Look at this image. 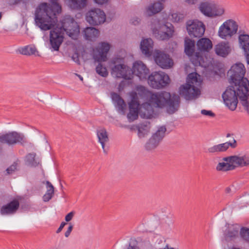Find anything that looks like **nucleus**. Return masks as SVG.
Returning <instances> with one entry per match:
<instances>
[{
  "mask_svg": "<svg viewBox=\"0 0 249 249\" xmlns=\"http://www.w3.org/2000/svg\"><path fill=\"white\" fill-rule=\"evenodd\" d=\"M145 14L147 17H151L156 15V2H154L146 8Z\"/></svg>",
  "mask_w": 249,
  "mask_h": 249,
  "instance_id": "obj_44",
  "label": "nucleus"
},
{
  "mask_svg": "<svg viewBox=\"0 0 249 249\" xmlns=\"http://www.w3.org/2000/svg\"><path fill=\"white\" fill-rule=\"evenodd\" d=\"M240 235L243 239L249 242V228H242L240 230Z\"/></svg>",
  "mask_w": 249,
  "mask_h": 249,
  "instance_id": "obj_45",
  "label": "nucleus"
},
{
  "mask_svg": "<svg viewBox=\"0 0 249 249\" xmlns=\"http://www.w3.org/2000/svg\"><path fill=\"white\" fill-rule=\"evenodd\" d=\"M152 32L153 34L156 33V27H152Z\"/></svg>",
  "mask_w": 249,
  "mask_h": 249,
  "instance_id": "obj_63",
  "label": "nucleus"
},
{
  "mask_svg": "<svg viewBox=\"0 0 249 249\" xmlns=\"http://www.w3.org/2000/svg\"><path fill=\"white\" fill-rule=\"evenodd\" d=\"M239 44L243 50L247 62L249 64V35L246 34H240L238 36Z\"/></svg>",
  "mask_w": 249,
  "mask_h": 249,
  "instance_id": "obj_27",
  "label": "nucleus"
},
{
  "mask_svg": "<svg viewBox=\"0 0 249 249\" xmlns=\"http://www.w3.org/2000/svg\"><path fill=\"white\" fill-rule=\"evenodd\" d=\"M225 9L221 5L215 4L213 3L212 14L210 18H216L223 16L225 13Z\"/></svg>",
  "mask_w": 249,
  "mask_h": 249,
  "instance_id": "obj_38",
  "label": "nucleus"
},
{
  "mask_svg": "<svg viewBox=\"0 0 249 249\" xmlns=\"http://www.w3.org/2000/svg\"><path fill=\"white\" fill-rule=\"evenodd\" d=\"M69 7L73 10H79L87 5V0H68Z\"/></svg>",
  "mask_w": 249,
  "mask_h": 249,
  "instance_id": "obj_34",
  "label": "nucleus"
},
{
  "mask_svg": "<svg viewBox=\"0 0 249 249\" xmlns=\"http://www.w3.org/2000/svg\"><path fill=\"white\" fill-rule=\"evenodd\" d=\"M185 2L189 4H195L197 0H185Z\"/></svg>",
  "mask_w": 249,
  "mask_h": 249,
  "instance_id": "obj_61",
  "label": "nucleus"
},
{
  "mask_svg": "<svg viewBox=\"0 0 249 249\" xmlns=\"http://www.w3.org/2000/svg\"><path fill=\"white\" fill-rule=\"evenodd\" d=\"M215 53L223 57L227 56L231 52V47L229 42L221 41L214 46Z\"/></svg>",
  "mask_w": 249,
  "mask_h": 249,
  "instance_id": "obj_28",
  "label": "nucleus"
},
{
  "mask_svg": "<svg viewBox=\"0 0 249 249\" xmlns=\"http://www.w3.org/2000/svg\"><path fill=\"white\" fill-rule=\"evenodd\" d=\"M132 73H130L131 79L133 75L135 74L140 78H146L148 76L149 70L142 61H136L134 63L132 68H131Z\"/></svg>",
  "mask_w": 249,
  "mask_h": 249,
  "instance_id": "obj_18",
  "label": "nucleus"
},
{
  "mask_svg": "<svg viewBox=\"0 0 249 249\" xmlns=\"http://www.w3.org/2000/svg\"><path fill=\"white\" fill-rule=\"evenodd\" d=\"M144 148L147 151H151L156 148V133H153L151 137L146 142Z\"/></svg>",
  "mask_w": 249,
  "mask_h": 249,
  "instance_id": "obj_41",
  "label": "nucleus"
},
{
  "mask_svg": "<svg viewBox=\"0 0 249 249\" xmlns=\"http://www.w3.org/2000/svg\"><path fill=\"white\" fill-rule=\"evenodd\" d=\"M67 224V223L65 222H62L59 227L58 228V229L57 230L56 232L57 233H58L59 232H60L62 230V229H63V228L64 227V226Z\"/></svg>",
  "mask_w": 249,
  "mask_h": 249,
  "instance_id": "obj_57",
  "label": "nucleus"
},
{
  "mask_svg": "<svg viewBox=\"0 0 249 249\" xmlns=\"http://www.w3.org/2000/svg\"><path fill=\"white\" fill-rule=\"evenodd\" d=\"M22 140V138L17 132L6 134L0 136V142L9 144L16 143Z\"/></svg>",
  "mask_w": 249,
  "mask_h": 249,
  "instance_id": "obj_30",
  "label": "nucleus"
},
{
  "mask_svg": "<svg viewBox=\"0 0 249 249\" xmlns=\"http://www.w3.org/2000/svg\"><path fill=\"white\" fill-rule=\"evenodd\" d=\"M238 25L233 19L226 20L219 28L218 36L221 39L229 40L238 31Z\"/></svg>",
  "mask_w": 249,
  "mask_h": 249,
  "instance_id": "obj_8",
  "label": "nucleus"
},
{
  "mask_svg": "<svg viewBox=\"0 0 249 249\" xmlns=\"http://www.w3.org/2000/svg\"><path fill=\"white\" fill-rule=\"evenodd\" d=\"M140 19L139 18H135L133 19H132L131 20V23L135 25H136L137 24H138L140 21Z\"/></svg>",
  "mask_w": 249,
  "mask_h": 249,
  "instance_id": "obj_58",
  "label": "nucleus"
},
{
  "mask_svg": "<svg viewBox=\"0 0 249 249\" xmlns=\"http://www.w3.org/2000/svg\"><path fill=\"white\" fill-rule=\"evenodd\" d=\"M184 52L186 55L191 56L195 53V42L189 38H185Z\"/></svg>",
  "mask_w": 249,
  "mask_h": 249,
  "instance_id": "obj_35",
  "label": "nucleus"
},
{
  "mask_svg": "<svg viewBox=\"0 0 249 249\" xmlns=\"http://www.w3.org/2000/svg\"><path fill=\"white\" fill-rule=\"evenodd\" d=\"M106 16L103 10L94 8L89 10L86 14L87 21L92 26H97L104 23Z\"/></svg>",
  "mask_w": 249,
  "mask_h": 249,
  "instance_id": "obj_11",
  "label": "nucleus"
},
{
  "mask_svg": "<svg viewBox=\"0 0 249 249\" xmlns=\"http://www.w3.org/2000/svg\"><path fill=\"white\" fill-rule=\"evenodd\" d=\"M196 46L199 52L195 53L194 57L192 58V63L196 65L203 66L202 64L203 57L201 53L208 52L211 50L213 47L212 42L208 38L203 37L197 41Z\"/></svg>",
  "mask_w": 249,
  "mask_h": 249,
  "instance_id": "obj_9",
  "label": "nucleus"
},
{
  "mask_svg": "<svg viewBox=\"0 0 249 249\" xmlns=\"http://www.w3.org/2000/svg\"><path fill=\"white\" fill-rule=\"evenodd\" d=\"M213 2L208 1L201 2L198 7L200 11L205 16L210 18Z\"/></svg>",
  "mask_w": 249,
  "mask_h": 249,
  "instance_id": "obj_32",
  "label": "nucleus"
},
{
  "mask_svg": "<svg viewBox=\"0 0 249 249\" xmlns=\"http://www.w3.org/2000/svg\"><path fill=\"white\" fill-rule=\"evenodd\" d=\"M95 2L99 4H103L107 2V0H94Z\"/></svg>",
  "mask_w": 249,
  "mask_h": 249,
  "instance_id": "obj_59",
  "label": "nucleus"
},
{
  "mask_svg": "<svg viewBox=\"0 0 249 249\" xmlns=\"http://www.w3.org/2000/svg\"><path fill=\"white\" fill-rule=\"evenodd\" d=\"M137 90L139 96L144 99L145 102L143 103L148 104L151 109L154 110V107H156V93L152 92L142 85L137 87Z\"/></svg>",
  "mask_w": 249,
  "mask_h": 249,
  "instance_id": "obj_15",
  "label": "nucleus"
},
{
  "mask_svg": "<svg viewBox=\"0 0 249 249\" xmlns=\"http://www.w3.org/2000/svg\"><path fill=\"white\" fill-rule=\"evenodd\" d=\"M233 134L228 133L226 134V137L229 138L232 136V139L224 143L214 145L209 147L207 152L213 154H217L223 153L228 150L229 147L235 148L237 146V141L233 137Z\"/></svg>",
  "mask_w": 249,
  "mask_h": 249,
  "instance_id": "obj_12",
  "label": "nucleus"
},
{
  "mask_svg": "<svg viewBox=\"0 0 249 249\" xmlns=\"http://www.w3.org/2000/svg\"><path fill=\"white\" fill-rule=\"evenodd\" d=\"M127 249H139V248H136V247L134 246H131L130 244L129 243V247Z\"/></svg>",
  "mask_w": 249,
  "mask_h": 249,
  "instance_id": "obj_62",
  "label": "nucleus"
},
{
  "mask_svg": "<svg viewBox=\"0 0 249 249\" xmlns=\"http://www.w3.org/2000/svg\"><path fill=\"white\" fill-rule=\"evenodd\" d=\"M154 75H156V71L153 72L151 74V77H153V79H151L152 85H154V84H156V80L154 78Z\"/></svg>",
  "mask_w": 249,
  "mask_h": 249,
  "instance_id": "obj_60",
  "label": "nucleus"
},
{
  "mask_svg": "<svg viewBox=\"0 0 249 249\" xmlns=\"http://www.w3.org/2000/svg\"><path fill=\"white\" fill-rule=\"evenodd\" d=\"M96 134L98 142L101 144L104 153L106 155L107 154L109 147H106L105 142L109 141V138L107 130L104 127H99L96 130Z\"/></svg>",
  "mask_w": 249,
  "mask_h": 249,
  "instance_id": "obj_26",
  "label": "nucleus"
},
{
  "mask_svg": "<svg viewBox=\"0 0 249 249\" xmlns=\"http://www.w3.org/2000/svg\"><path fill=\"white\" fill-rule=\"evenodd\" d=\"M167 131V129L165 127V125H161L158 128L157 130V142L162 141Z\"/></svg>",
  "mask_w": 249,
  "mask_h": 249,
  "instance_id": "obj_43",
  "label": "nucleus"
},
{
  "mask_svg": "<svg viewBox=\"0 0 249 249\" xmlns=\"http://www.w3.org/2000/svg\"><path fill=\"white\" fill-rule=\"evenodd\" d=\"M17 165L18 163L14 162L11 166L8 167L6 170L7 174L10 175L15 172L17 170Z\"/></svg>",
  "mask_w": 249,
  "mask_h": 249,
  "instance_id": "obj_47",
  "label": "nucleus"
},
{
  "mask_svg": "<svg viewBox=\"0 0 249 249\" xmlns=\"http://www.w3.org/2000/svg\"><path fill=\"white\" fill-rule=\"evenodd\" d=\"M236 86L231 85L222 94V98L226 106L231 110H235L238 102Z\"/></svg>",
  "mask_w": 249,
  "mask_h": 249,
  "instance_id": "obj_10",
  "label": "nucleus"
},
{
  "mask_svg": "<svg viewBox=\"0 0 249 249\" xmlns=\"http://www.w3.org/2000/svg\"><path fill=\"white\" fill-rule=\"evenodd\" d=\"M99 64L96 66V71L100 76L106 77L108 74V72L105 66H104L101 62H99Z\"/></svg>",
  "mask_w": 249,
  "mask_h": 249,
  "instance_id": "obj_42",
  "label": "nucleus"
},
{
  "mask_svg": "<svg viewBox=\"0 0 249 249\" xmlns=\"http://www.w3.org/2000/svg\"><path fill=\"white\" fill-rule=\"evenodd\" d=\"M157 64L162 68L169 69L174 62L168 54L157 50Z\"/></svg>",
  "mask_w": 249,
  "mask_h": 249,
  "instance_id": "obj_21",
  "label": "nucleus"
},
{
  "mask_svg": "<svg viewBox=\"0 0 249 249\" xmlns=\"http://www.w3.org/2000/svg\"><path fill=\"white\" fill-rule=\"evenodd\" d=\"M167 0H157V14L161 11L164 8ZM158 15H157V18Z\"/></svg>",
  "mask_w": 249,
  "mask_h": 249,
  "instance_id": "obj_46",
  "label": "nucleus"
},
{
  "mask_svg": "<svg viewBox=\"0 0 249 249\" xmlns=\"http://www.w3.org/2000/svg\"><path fill=\"white\" fill-rule=\"evenodd\" d=\"M110 97L118 112L124 115L126 109V104L124 100L118 93L115 92L110 93Z\"/></svg>",
  "mask_w": 249,
  "mask_h": 249,
  "instance_id": "obj_20",
  "label": "nucleus"
},
{
  "mask_svg": "<svg viewBox=\"0 0 249 249\" xmlns=\"http://www.w3.org/2000/svg\"><path fill=\"white\" fill-rule=\"evenodd\" d=\"M20 53L23 55H36V53H38V52L35 46L28 45L22 48L20 50Z\"/></svg>",
  "mask_w": 249,
  "mask_h": 249,
  "instance_id": "obj_39",
  "label": "nucleus"
},
{
  "mask_svg": "<svg viewBox=\"0 0 249 249\" xmlns=\"http://www.w3.org/2000/svg\"><path fill=\"white\" fill-rule=\"evenodd\" d=\"M225 160L231 162L234 167H243L249 165V158L246 156L235 155L225 157Z\"/></svg>",
  "mask_w": 249,
  "mask_h": 249,
  "instance_id": "obj_22",
  "label": "nucleus"
},
{
  "mask_svg": "<svg viewBox=\"0 0 249 249\" xmlns=\"http://www.w3.org/2000/svg\"><path fill=\"white\" fill-rule=\"evenodd\" d=\"M169 214L167 207H162L160 209L159 225L160 228H168L173 224L174 222Z\"/></svg>",
  "mask_w": 249,
  "mask_h": 249,
  "instance_id": "obj_19",
  "label": "nucleus"
},
{
  "mask_svg": "<svg viewBox=\"0 0 249 249\" xmlns=\"http://www.w3.org/2000/svg\"><path fill=\"white\" fill-rule=\"evenodd\" d=\"M84 32L86 39L89 40H92L98 37L100 34L99 31L93 27L86 28Z\"/></svg>",
  "mask_w": 249,
  "mask_h": 249,
  "instance_id": "obj_33",
  "label": "nucleus"
},
{
  "mask_svg": "<svg viewBox=\"0 0 249 249\" xmlns=\"http://www.w3.org/2000/svg\"><path fill=\"white\" fill-rule=\"evenodd\" d=\"M75 214L74 211H71L70 213H68L65 217V220L66 222H70L72 218H73L74 215Z\"/></svg>",
  "mask_w": 249,
  "mask_h": 249,
  "instance_id": "obj_51",
  "label": "nucleus"
},
{
  "mask_svg": "<svg viewBox=\"0 0 249 249\" xmlns=\"http://www.w3.org/2000/svg\"><path fill=\"white\" fill-rule=\"evenodd\" d=\"M53 194L45 193L43 196V200L44 202H48L53 196Z\"/></svg>",
  "mask_w": 249,
  "mask_h": 249,
  "instance_id": "obj_52",
  "label": "nucleus"
},
{
  "mask_svg": "<svg viewBox=\"0 0 249 249\" xmlns=\"http://www.w3.org/2000/svg\"><path fill=\"white\" fill-rule=\"evenodd\" d=\"M19 207V201L17 199H14L1 207L0 213L2 215L14 214L18 210Z\"/></svg>",
  "mask_w": 249,
  "mask_h": 249,
  "instance_id": "obj_23",
  "label": "nucleus"
},
{
  "mask_svg": "<svg viewBox=\"0 0 249 249\" xmlns=\"http://www.w3.org/2000/svg\"><path fill=\"white\" fill-rule=\"evenodd\" d=\"M55 26L56 29H61V31L64 33L65 32L67 35L71 37L79 32V26L70 16H66L59 22L57 21Z\"/></svg>",
  "mask_w": 249,
  "mask_h": 249,
  "instance_id": "obj_6",
  "label": "nucleus"
},
{
  "mask_svg": "<svg viewBox=\"0 0 249 249\" xmlns=\"http://www.w3.org/2000/svg\"><path fill=\"white\" fill-rule=\"evenodd\" d=\"M110 49V45L107 42H102L100 47L97 49L98 54L93 55V58L97 62L106 61L107 59V55Z\"/></svg>",
  "mask_w": 249,
  "mask_h": 249,
  "instance_id": "obj_24",
  "label": "nucleus"
},
{
  "mask_svg": "<svg viewBox=\"0 0 249 249\" xmlns=\"http://www.w3.org/2000/svg\"><path fill=\"white\" fill-rule=\"evenodd\" d=\"M153 44L154 42L151 38L142 39L140 44V50L142 53L147 57L151 56L153 52Z\"/></svg>",
  "mask_w": 249,
  "mask_h": 249,
  "instance_id": "obj_29",
  "label": "nucleus"
},
{
  "mask_svg": "<svg viewBox=\"0 0 249 249\" xmlns=\"http://www.w3.org/2000/svg\"><path fill=\"white\" fill-rule=\"evenodd\" d=\"M216 170L218 171L226 172L234 170V167L231 162L225 160L224 158L216 165Z\"/></svg>",
  "mask_w": 249,
  "mask_h": 249,
  "instance_id": "obj_36",
  "label": "nucleus"
},
{
  "mask_svg": "<svg viewBox=\"0 0 249 249\" xmlns=\"http://www.w3.org/2000/svg\"><path fill=\"white\" fill-rule=\"evenodd\" d=\"M123 60L121 58L115 57L111 59L110 63L114 65L111 68V73L117 78H123L125 80H130L131 68L122 64Z\"/></svg>",
  "mask_w": 249,
  "mask_h": 249,
  "instance_id": "obj_7",
  "label": "nucleus"
},
{
  "mask_svg": "<svg viewBox=\"0 0 249 249\" xmlns=\"http://www.w3.org/2000/svg\"><path fill=\"white\" fill-rule=\"evenodd\" d=\"M73 229V225L71 223H69V226L67 230V231L65 233V236L66 237H68L70 235L72 230Z\"/></svg>",
  "mask_w": 249,
  "mask_h": 249,
  "instance_id": "obj_54",
  "label": "nucleus"
},
{
  "mask_svg": "<svg viewBox=\"0 0 249 249\" xmlns=\"http://www.w3.org/2000/svg\"><path fill=\"white\" fill-rule=\"evenodd\" d=\"M131 132H137L139 138L147 136L150 133V125H121Z\"/></svg>",
  "mask_w": 249,
  "mask_h": 249,
  "instance_id": "obj_25",
  "label": "nucleus"
},
{
  "mask_svg": "<svg viewBox=\"0 0 249 249\" xmlns=\"http://www.w3.org/2000/svg\"><path fill=\"white\" fill-rule=\"evenodd\" d=\"M182 18V16L178 13H173L171 15V19L174 22H179Z\"/></svg>",
  "mask_w": 249,
  "mask_h": 249,
  "instance_id": "obj_50",
  "label": "nucleus"
},
{
  "mask_svg": "<svg viewBox=\"0 0 249 249\" xmlns=\"http://www.w3.org/2000/svg\"><path fill=\"white\" fill-rule=\"evenodd\" d=\"M157 249H178V248H173L169 246V244L166 243L165 238L161 235L157 236Z\"/></svg>",
  "mask_w": 249,
  "mask_h": 249,
  "instance_id": "obj_37",
  "label": "nucleus"
},
{
  "mask_svg": "<svg viewBox=\"0 0 249 249\" xmlns=\"http://www.w3.org/2000/svg\"><path fill=\"white\" fill-rule=\"evenodd\" d=\"M153 59H154V61L156 62V54H154V55H153Z\"/></svg>",
  "mask_w": 249,
  "mask_h": 249,
  "instance_id": "obj_64",
  "label": "nucleus"
},
{
  "mask_svg": "<svg viewBox=\"0 0 249 249\" xmlns=\"http://www.w3.org/2000/svg\"><path fill=\"white\" fill-rule=\"evenodd\" d=\"M187 30L191 37H200L204 35L205 26L197 20H189L187 22Z\"/></svg>",
  "mask_w": 249,
  "mask_h": 249,
  "instance_id": "obj_14",
  "label": "nucleus"
},
{
  "mask_svg": "<svg viewBox=\"0 0 249 249\" xmlns=\"http://www.w3.org/2000/svg\"><path fill=\"white\" fill-rule=\"evenodd\" d=\"M25 0H6V2L9 5H14L24 1Z\"/></svg>",
  "mask_w": 249,
  "mask_h": 249,
  "instance_id": "obj_53",
  "label": "nucleus"
},
{
  "mask_svg": "<svg viewBox=\"0 0 249 249\" xmlns=\"http://www.w3.org/2000/svg\"><path fill=\"white\" fill-rule=\"evenodd\" d=\"M137 90L139 96L144 99L145 102L143 103L148 104L151 109L154 110V107H156V93L152 92L142 85L137 87Z\"/></svg>",
  "mask_w": 249,
  "mask_h": 249,
  "instance_id": "obj_16",
  "label": "nucleus"
},
{
  "mask_svg": "<svg viewBox=\"0 0 249 249\" xmlns=\"http://www.w3.org/2000/svg\"><path fill=\"white\" fill-rule=\"evenodd\" d=\"M158 29L157 28L159 38L162 40H168L172 37L174 32V26L169 22L160 24Z\"/></svg>",
  "mask_w": 249,
  "mask_h": 249,
  "instance_id": "obj_17",
  "label": "nucleus"
},
{
  "mask_svg": "<svg viewBox=\"0 0 249 249\" xmlns=\"http://www.w3.org/2000/svg\"><path fill=\"white\" fill-rule=\"evenodd\" d=\"M59 0H50V3L42 2L36 8L35 24L42 31L51 30L57 21V15L61 12Z\"/></svg>",
  "mask_w": 249,
  "mask_h": 249,
  "instance_id": "obj_1",
  "label": "nucleus"
},
{
  "mask_svg": "<svg viewBox=\"0 0 249 249\" xmlns=\"http://www.w3.org/2000/svg\"><path fill=\"white\" fill-rule=\"evenodd\" d=\"M47 192L46 193H49L54 195V187L49 181H46Z\"/></svg>",
  "mask_w": 249,
  "mask_h": 249,
  "instance_id": "obj_49",
  "label": "nucleus"
},
{
  "mask_svg": "<svg viewBox=\"0 0 249 249\" xmlns=\"http://www.w3.org/2000/svg\"><path fill=\"white\" fill-rule=\"evenodd\" d=\"M129 112L127 118L129 121H133L140 117L143 119H150L154 114V110L151 109L150 106L147 103L140 104L136 92L131 94V101L128 104Z\"/></svg>",
  "mask_w": 249,
  "mask_h": 249,
  "instance_id": "obj_2",
  "label": "nucleus"
},
{
  "mask_svg": "<svg viewBox=\"0 0 249 249\" xmlns=\"http://www.w3.org/2000/svg\"><path fill=\"white\" fill-rule=\"evenodd\" d=\"M36 154L35 153H29L27 155L26 162L28 164L32 167H36L39 164V161L36 159Z\"/></svg>",
  "mask_w": 249,
  "mask_h": 249,
  "instance_id": "obj_40",
  "label": "nucleus"
},
{
  "mask_svg": "<svg viewBox=\"0 0 249 249\" xmlns=\"http://www.w3.org/2000/svg\"><path fill=\"white\" fill-rule=\"evenodd\" d=\"M169 76L162 71H157V89L162 88L169 84Z\"/></svg>",
  "mask_w": 249,
  "mask_h": 249,
  "instance_id": "obj_31",
  "label": "nucleus"
},
{
  "mask_svg": "<svg viewBox=\"0 0 249 249\" xmlns=\"http://www.w3.org/2000/svg\"><path fill=\"white\" fill-rule=\"evenodd\" d=\"M73 60L78 64H80L79 59V54L77 53H75L72 56Z\"/></svg>",
  "mask_w": 249,
  "mask_h": 249,
  "instance_id": "obj_56",
  "label": "nucleus"
},
{
  "mask_svg": "<svg viewBox=\"0 0 249 249\" xmlns=\"http://www.w3.org/2000/svg\"><path fill=\"white\" fill-rule=\"evenodd\" d=\"M238 231L235 229H230L227 234V236L230 238L235 237L238 235Z\"/></svg>",
  "mask_w": 249,
  "mask_h": 249,
  "instance_id": "obj_48",
  "label": "nucleus"
},
{
  "mask_svg": "<svg viewBox=\"0 0 249 249\" xmlns=\"http://www.w3.org/2000/svg\"><path fill=\"white\" fill-rule=\"evenodd\" d=\"M202 114L206 116H214V114L211 111L203 109L201 111Z\"/></svg>",
  "mask_w": 249,
  "mask_h": 249,
  "instance_id": "obj_55",
  "label": "nucleus"
},
{
  "mask_svg": "<svg viewBox=\"0 0 249 249\" xmlns=\"http://www.w3.org/2000/svg\"><path fill=\"white\" fill-rule=\"evenodd\" d=\"M246 69L244 65L241 63H237L232 65L228 72L229 82L231 85L236 86V89L239 91H242L244 89L245 91L249 88V81L247 78L245 77Z\"/></svg>",
  "mask_w": 249,
  "mask_h": 249,
  "instance_id": "obj_4",
  "label": "nucleus"
},
{
  "mask_svg": "<svg viewBox=\"0 0 249 249\" xmlns=\"http://www.w3.org/2000/svg\"><path fill=\"white\" fill-rule=\"evenodd\" d=\"M180 102L178 95L174 94L172 96L169 92L166 91L157 93V107H165L169 114H173L178 110Z\"/></svg>",
  "mask_w": 249,
  "mask_h": 249,
  "instance_id": "obj_5",
  "label": "nucleus"
},
{
  "mask_svg": "<svg viewBox=\"0 0 249 249\" xmlns=\"http://www.w3.org/2000/svg\"><path fill=\"white\" fill-rule=\"evenodd\" d=\"M201 76L196 72H192L188 75L187 83L180 86L179 94L187 100L197 98L200 94L197 88L202 83Z\"/></svg>",
  "mask_w": 249,
  "mask_h": 249,
  "instance_id": "obj_3",
  "label": "nucleus"
},
{
  "mask_svg": "<svg viewBox=\"0 0 249 249\" xmlns=\"http://www.w3.org/2000/svg\"><path fill=\"white\" fill-rule=\"evenodd\" d=\"M50 33L49 44L50 48L52 51H58L64 40V33L61 29L52 28Z\"/></svg>",
  "mask_w": 249,
  "mask_h": 249,
  "instance_id": "obj_13",
  "label": "nucleus"
}]
</instances>
